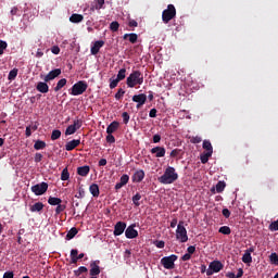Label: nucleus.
Masks as SVG:
<instances>
[{"label":"nucleus","instance_id":"nucleus-57","mask_svg":"<svg viewBox=\"0 0 278 278\" xmlns=\"http://www.w3.org/2000/svg\"><path fill=\"white\" fill-rule=\"evenodd\" d=\"M150 118H155L157 116V110L156 109H151L149 113Z\"/></svg>","mask_w":278,"mask_h":278},{"label":"nucleus","instance_id":"nucleus-9","mask_svg":"<svg viewBox=\"0 0 278 278\" xmlns=\"http://www.w3.org/2000/svg\"><path fill=\"white\" fill-rule=\"evenodd\" d=\"M81 125H84V121L79 118L75 119L74 123L66 128L65 136H73L77 129H81Z\"/></svg>","mask_w":278,"mask_h":278},{"label":"nucleus","instance_id":"nucleus-31","mask_svg":"<svg viewBox=\"0 0 278 278\" xmlns=\"http://www.w3.org/2000/svg\"><path fill=\"white\" fill-rule=\"evenodd\" d=\"M67 80L66 78H62L56 83V86L54 87V92H60L61 88H64V86H66Z\"/></svg>","mask_w":278,"mask_h":278},{"label":"nucleus","instance_id":"nucleus-48","mask_svg":"<svg viewBox=\"0 0 278 278\" xmlns=\"http://www.w3.org/2000/svg\"><path fill=\"white\" fill-rule=\"evenodd\" d=\"M119 181L125 186H127V184H129V175L127 174L122 175V177L119 178Z\"/></svg>","mask_w":278,"mask_h":278},{"label":"nucleus","instance_id":"nucleus-64","mask_svg":"<svg viewBox=\"0 0 278 278\" xmlns=\"http://www.w3.org/2000/svg\"><path fill=\"white\" fill-rule=\"evenodd\" d=\"M170 157H177V155H179V150L178 149H174L172 152H170Z\"/></svg>","mask_w":278,"mask_h":278},{"label":"nucleus","instance_id":"nucleus-50","mask_svg":"<svg viewBox=\"0 0 278 278\" xmlns=\"http://www.w3.org/2000/svg\"><path fill=\"white\" fill-rule=\"evenodd\" d=\"M202 141H203V139H202L201 137H199V136L192 137V138L190 139V142H191L192 144H199V143H201Z\"/></svg>","mask_w":278,"mask_h":278},{"label":"nucleus","instance_id":"nucleus-34","mask_svg":"<svg viewBox=\"0 0 278 278\" xmlns=\"http://www.w3.org/2000/svg\"><path fill=\"white\" fill-rule=\"evenodd\" d=\"M71 179V174L68 173V168H64L61 173V181H68Z\"/></svg>","mask_w":278,"mask_h":278},{"label":"nucleus","instance_id":"nucleus-7","mask_svg":"<svg viewBox=\"0 0 278 278\" xmlns=\"http://www.w3.org/2000/svg\"><path fill=\"white\" fill-rule=\"evenodd\" d=\"M225 268V265L220 261H213L208 265V269L206 270L207 277H212L214 273H220Z\"/></svg>","mask_w":278,"mask_h":278},{"label":"nucleus","instance_id":"nucleus-2","mask_svg":"<svg viewBox=\"0 0 278 278\" xmlns=\"http://www.w3.org/2000/svg\"><path fill=\"white\" fill-rule=\"evenodd\" d=\"M144 84V75L140 71H132L126 79V86L128 88H136Z\"/></svg>","mask_w":278,"mask_h":278},{"label":"nucleus","instance_id":"nucleus-56","mask_svg":"<svg viewBox=\"0 0 278 278\" xmlns=\"http://www.w3.org/2000/svg\"><path fill=\"white\" fill-rule=\"evenodd\" d=\"M11 16H21V14H18V8L14 7L11 9Z\"/></svg>","mask_w":278,"mask_h":278},{"label":"nucleus","instance_id":"nucleus-8","mask_svg":"<svg viewBox=\"0 0 278 278\" xmlns=\"http://www.w3.org/2000/svg\"><path fill=\"white\" fill-rule=\"evenodd\" d=\"M31 192L36 194V197H42L47 190H49V184L47 182H40L30 188Z\"/></svg>","mask_w":278,"mask_h":278},{"label":"nucleus","instance_id":"nucleus-47","mask_svg":"<svg viewBox=\"0 0 278 278\" xmlns=\"http://www.w3.org/2000/svg\"><path fill=\"white\" fill-rule=\"evenodd\" d=\"M121 27V24H118V22H112L111 24H110V29H111V31H118V28Z\"/></svg>","mask_w":278,"mask_h":278},{"label":"nucleus","instance_id":"nucleus-59","mask_svg":"<svg viewBox=\"0 0 278 278\" xmlns=\"http://www.w3.org/2000/svg\"><path fill=\"white\" fill-rule=\"evenodd\" d=\"M128 27H138V22L136 20H130L128 22Z\"/></svg>","mask_w":278,"mask_h":278},{"label":"nucleus","instance_id":"nucleus-12","mask_svg":"<svg viewBox=\"0 0 278 278\" xmlns=\"http://www.w3.org/2000/svg\"><path fill=\"white\" fill-rule=\"evenodd\" d=\"M136 224L128 226L125 230V236L128 240H134V238H138V230L135 229Z\"/></svg>","mask_w":278,"mask_h":278},{"label":"nucleus","instance_id":"nucleus-55","mask_svg":"<svg viewBox=\"0 0 278 278\" xmlns=\"http://www.w3.org/2000/svg\"><path fill=\"white\" fill-rule=\"evenodd\" d=\"M51 52H52L54 55H60V47L53 46V47L51 48Z\"/></svg>","mask_w":278,"mask_h":278},{"label":"nucleus","instance_id":"nucleus-53","mask_svg":"<svg viewBox=\"0 0 278 278\" xmlns=\"http://www.w3.org/2000/svg\"><path fill=\"white\" fill-rule=\"evenodd\" d=\"M106 142H109L110 144H114V142H116V138H114L112 134H108Z\"/></svg>","mask_w":278,"mask_h":278},{"label":"nucleus","instance_id":"nucleus-30","mask_svg":"<svg viewBox=\"0 0 278 278\" xmlns=\"http://www.w3.org/2000/svg\"><path fill=\"white\" fill-rule=\"evenodd\" d=\"M47 148V142L42 141V140H37L34 144V149L35 151H40L42 149Z\"/></svg>","mask_w":278,"mask_h":278},{"label":"nucleus","instance_id":"nucleus-62","mask_svg":"<svg viewBox=\"0 0 278 278\" xmlns=\"http://www.w3.org/2000/svg\"><path fill=\"white\" fill-rule=\"evenodd\" d=\"M189 255H193L194 251H197V248L194 245H190L188 249H187Z\"/></svg>","mask_w":278,"mask_h":278},{"label":"nucleus","instance_id":"nucleus-4","mask_svg":"<svg viewBox=\"0 0 278 278\" xmlns=\"http://www.w3.org/2000/svg\"><path fill=\"white\" fill-rule=\"evenodd\" d=\"M88 90V83L80 80L72 86L70 94L72 97H79V94H84Z\"/></svg>","mask_w":278,"mask_h":278},{"label":"nucleus","instance_id":"nucleus-61","mask_svg":"<svg viewBox=\"0 0 278 278\" xmlns=\"http://www.w3.org/2000/svg\"><path fill=\"white\" fill-rule=\"evenodd\" d=\"M166 245V243L164 241H156L155 247L157 249H164V247Z\"/></svg>","mask_w":278,"mask_h":278},{"label":"nucleus","instance_id":"nucleus-27","mask_svg":"<svg viewBox=\"0 0 278 278\" xmlns=\"http://www.w3.org/2000/svg\"><path fill=\"white\" fill-rule=\"evenodd\" d=\"M77 255H79V251L77 249L71 250V264H77V262H79Z\"/></svg>","mask_w":278,"mask_h":278},{"label":"nucleus","instance_id":"nucleus-54","mask_svg":"<svg viewBox=\"0 0 278 278\" xmlns=\"http://www.w3.org/2000/svg\"><path fill=\"white\" fill-rule=\"evenodd\" d=\"M222 214L225 218H229V216H231L229 208H223Z\"/></svg>","mask_w":278,"mask_h":278},{"label":"nucleus","instance_id":"nucleus-39","mask_svg":"<svg viewBox=\"0 0 278 278\" xmlns=\"http://www.w3.org/2000/svg\"><path fill=\"white\" fill-rule=\"evenodd\" d=\"M65 210H66V204H62V203L58 204L55 207V216H60V214Z\"/></svg>","mask_w":278,"mask_h":278},{"label":"nucleus","instance_id":"nucleus-41","mask_svg":"<svg viewBox=\"0 0 278 278\" xmlns=\"http://www.w3.org/2000/svg\"><path fill=\"white\" fill-rule=\"evenodd\" d=\"M62 136V131H60L59 129H54L51 134V140H60Z\"/></svg>","mask_w":278,"mask_h":278},{"label":"nucleus","instance_id":"nucleus-24","mask_svg":"<svg viewBox=\"0 0 278 278\" xmlns=\"http://www.w3.org/2000/svg\"><path fill=\"white\" fill-rule=\"evenodd\" d=\"M89 192L92 194V197L98 198L99 194H101V191L99 190V185L91 184L89 187Z\"/></svg>","mask_w":278,"mask_h":278},{"label":"nucleus","instance_id":"nucleus-13","mask_svg":"<svg viewBox=\"0 0 278 278\" xmlns=\"http://www.w3.org/2000/svg\"><path fill=\"white\" fill-rule=\"evenodd\" d=\"M125 229H127V224L125 222H117L114 226V236H123L125 233Z\"/></svg>","mask_w":278,"mask_h":278},{"label":"nucleus","instance_id":"nucleus-42","mask_svg":"<svg viewBox=\"0 0 278 278\" xmlns=\"http://www.w3.org/2000/svg\"><path fill=\"white\" fill-rule=\"evenodd\" d=\"M219 233H223L224 236H229L231 233V228H229V226H222L219 228Z\"/></svg>","mask_w":278,"mask_h":278},{"label":"nucleus","instance_id":"nucleus-33","mask_svg":"<svg viewBox=\"0 0 278 278\" xmlns=\"http://www.w3.org/2000/svg\"><path fill=\"white\" fill-rule=\"evenodd\" d=\"M77 233H79V230L76 227L71 228L66 235V240H73Z\"/></svg>","mask_w":278,"mask_h":278},{"label":"nucleus","instance_id":"nucleus-35","mask_svg":"<svg viewBox=\"0 0 278 278\" xmlns=\"http://www.w3.org/2000/svg\"><path fill=\"white\" fill-rule=\"evenodd\" d=\"M140 199H142V195L140 193H136L132 197V203H134L135 207H140Z\"/></svg>","mask_w":278,"mask_h":278},{"label":"nucleus","instance_id":"nucleus-18","mask_svg":"<svg viewBox=\"0 0 278 278\" xmlns=\"http://www.w3.org/2000/svg\"><path fill=\"white\" fill-rule=\"evenodd\" d=\"M81 144V140L79 139H73L72 141H68L65 144V149L67 151H73L74 149H77V147H79Z\"/></svg>","mask_w":278,"mask_h":278},{"label":"nucleus","instance_id":"nucleus-52","mask_svg":"<svg viewBox=\"0 0 278 278\" xmlns=\"http://www.w3.org/2000/svg\"><path fill=\"white\" fill-rule=\"evenodd\" d=\"M269 231H278V220H275L269 225Z\"/></svg>","mask_w":278,"mask_h":278},{"label":"nucleus","instance_id":"nucleus-28","mask_svg":"<svg viewBox=\"0 0 278 278\" xmlns=\"http://www.w3.org/2000/svg\"><path fill=\"white\" fill-rule=\"evenodd\" d=\"M45 204L42 202H36L30 206V212H42Z\"/></svg>","mask_w":278,"mask_h":278},{"label":"nucleus","instance_id":"nucleus-21","mask_svg":"<svg viewBox=\"0 0 278 278\" xmlns=\"http://www.w3.org/2000/svg\"><path fill=\"white\" fill-rule=\"evenodd\" d=\"M90 173V166L84 165L77 168V175L80 177H88V174Z\"/></svg>","mask_w":278,"mask_h":278},{"label":"nucleus","instance_id":"nucleus-36","mask_svg":"<svg viewBox=\"0 0 278 278\" xmlns=\"http://www.w3.org/2000/svg\"><path fill=\"white\" fill-rule=\"evenodd\" d=\"M17 75H18L17 68H13L12 71H10L9 76H8L9 81H14V79H16Z\"/></svg>","mask_w":278,"mask_h":278},{"label":"nucleus","instance_id":"nucleus-23","mask_svg":"<svg viewBox=\"0 0 278 278\" xmlns=\"http://www.w3.org/2000/svg\"><path fill=\"white\" fill-rule=\"evenodd\" d=\"M127 38L131 45H136V42H138V35L136 33L125 34L123 36L124 40H127Z\"/></svg>","mask_w":278,"mask_h":278},{"label":"nucleus","instance_id":"nucleus-25","mask_svg":"<svg viewBox=\"0 0 278 278\" xmlns=\"http://www.w3.org/2000/svg\"><path fill=\"white\" fill-rule=\"evenodd\" d=\"M202 149H205V153H214V148L212 147V142L210 140H204L202 143Z\"/></svg>","mask_w":278,"mask_h":278},{"label":"nucleus","instance_id":"nucleus-45","mask_svg":"<svg viewBox=\"0 0 278 278\" xmlns=\"http://www.w3.org/2000/svg\"><path fill=\"white\" fill-rule=\"evenodd\" d=\"M125 97V90L123 88H119L118 91L115 93L116 101H121Z\"/></svg>","mask_w":278,"mask_h":278},{"label":"nucleus","instance_id":"nucleus-40","mask_svg":"<svg viewBox=\"0 0 278 278\" xmlns=\"http://www.w3.org/2000/svg\"><path fill=\"white\" fill-rule=\"evenodd\" d=\"M212 154H210V152H204L203 154L200 155V160L203 164H207V162H210V156Z\"/></svg>","mask_w":278,"mask_h":278},{"label":"nucleus","instance_id":"nucleus-20","mask_svg":"<svg viewBox=\"0 0 278 278\" xmlns=\"http://www.w3.org/2000/svg\"><path fill=\"white\" fill-rule=\"evenodd\" d=\"M142 179H144V170L139 169L137 170L134 175H132V181L135 184H140V181H142Z\"/></svg>","mask_w":278,"mask_h":278},{"label":"nucleus","instance_id":"nucleus-15","mask_svg":"<svg viewBox=\"0 0 278 278\" xmlns=\"http://www.w3.org/2000/svg\"><path fill=\"white\" fill-rule=\"evenodd\" d=\"M150 153L155 155V157H164L166 155V149L164 147H154L150 150Z\"/></svg>","mask_w":278,"mask_h":278},{"label":"nucleus","instance_id":"nucleus-26","mask_svg":"<svg viewBox=\"0 0 278 278\" xmlns=\"http://www.w3.org/2000/svg\"><path fill=\"white\" fill-rule=\"evenodd\" d=\"M118 127H119V124H118V122H116V121H114V122H112L109 126H108V128H106V134H114V131H116V129H118Z\"/></svg>","mask_w":278,"mask_h":278},{"label":"nucleus","instance_id":"nucleus-10","mask_svg":"<svg viewBox=\"0 0 278 278\" xmlns=\"http://www.w3.org/2000/svg\"><path fill=\"white\" fill-rule=\"evenodd\" d=\"M100 264H101V261H99V260L92 261L90 263L89 275L91 277H98V275H101V267L99 266Z\"/></svg>","mask_w":278,"mask_h":278},{"label":"nucleus","instance_id":"nucleus-1","mask_svg":"<svg viewBox=\"0 0 278 278\" xmlns=\"http://www.w3.org/2000/svg\"><path fill=\"white\" fill-rule=\"evenodd\" d=\"M179 179V174L175 170V167L168 166L164 174L159 177L160 184H163L164 186H168L170 184H175Z\"/></svg>","mask_w":278,"mask_h":278},{"label":"nucleus","instance_id":"nucleus-43","mask_svg":"<svg viewBox=\"0 0 278 278\" xmlns=\"http://www.w3.org/2000/svg\"><path fill=\"white\" fill-rule=\"evenodd\" d=\"M88 270V267L86 266H80L78 269L74 270V275L76 277H79L83 273H86Z\"/></svg>","mask_w":278,"mask_h":278},{"label":"nucleus","instance_id":"nucleus-37","mask_svg":"<svg viewBox=\"0 0 278 278\" xmlns=\"http://www.w3.org/2000/svg\"><path fill=\"white\" fill-rule=\"evenodd\" d=\"M226 184H225V181H218L217 184H216V192H218L219 194H220V192H224L225 191V188H226Z\"/></svg>","mask_w":278,"mask_h":278},{"label":"nucleus","instance_id":"nucleus-16","mask_svg":"<svg viewBox=\"0 0 278 278\" xmlns=\"http://www.w3.org/2000/svg\"><path fill=\"white\" fill-rule=\"evenodd\" d=\"M104 45H105V41H103V40L96 41L90 50L91 55H97L99 53V51H101V47H103Z\"/></svg>","mask_w":278,"mask_h":278},{"label":"nucleus","instance_id":"nucleus-44","mask_svg":"<svg viewBox=\"0 0 278 278\" xmlns=\"http://www.w3.org/2000/svg\"><path fill=\"white\" fill-rule=\"evenodd\" d=\"M269 262L271 264H275V266H278V255H277V253L274 252L269 255Z\"/></svg>","mask_w":278,"mask_h":278},{"label":"nucleus","instance_id":"nucleus-11","mask_svg":"<svg viewBox=\"0 0 278 278\" xmlns=\"http://www.w3.org/2000/svg\"><path fill=\"white\" fill-rule=\"evenodd\" d=\"M62 75V70L61 68H55L50 71L43 78V81L49 83L53 81L56 77H60Z\"/></svg>","mask_w":278,"mask_h":278},{"label":"nucleus","instance_id":"nucleus-58","mask_svg":"<svg viewBox=\"0 0 278 278\" xmlns=\"http://www.w3.org/2000/svg\"><path fill=\"white\" fill-rule=\"evenodd\" d=\"M2 278H14V271H5Z\"/></svg>","mask_w":278,"mask_h":278},{"label":"nucleus","instance_id":"nucleus-60","mask_svg":"<svg viewBox=\"0 0 278 278\" xmlns=\"http://www.w3.org/2000/svg\"><path fill=\"white\" fill-rule=\"evenodd\" d=\"M35 162L36 163L42 162V154L41 153H36L35 154Z\"/></svg>","mask_w":278,"mask_h":278},{"label":"nucleus","instance_id":"nucleus-14","mask_svg":"<svg viewBox=\"0 0 278 278\" xmlns=\"http://www.w3.org/2000/svg\"><path fill=\"white\" fill-rule=\"evenodd\" d=\"M255 251V248L251 247L248 250L244 251V254L242 256L243 264H251L253 262V256L251 254Z\"/></svg>","mask_w":278,"mask_h":278},{"label":"nucleus","instance_id":"nucleus-19","mask_svg":"<svg viewBox=\"0 0 278 278\" xmlns=\"http://www.w3.org/2000/svg\"><path fill=\"white\" fill-rule=\"evenodd\" d=\"M47 84V81L37 83L36 90H38V92H41L42 94H47V92H49V85Z\"/></svg>","mask_w":278,"mask_h":278},{"label":"nucleus","instance_id":"nucleus-63","mask_svg":"<svg viewBox=\"0 0 278 278\" xmlns=\"http://www.w3.org/2000/svg\"><path fill=\"white\" fill-rule=\"evenodd\" d=\"M162 140V136H160V135H154L153 136V142H154V144H157V142H160Z\"/></svg>","mask_w":278,"mask_h":278},{"label":"nucleus","instance_id":"nucleus-32","mask_svg":"<svg viewBox=\"0 0 278 278\" xmlns=\"http://www.w3.org/2000/svg\"><path fill=\"white\" fill-rule=\"evenodd\" d=\"M48 203H49V205L58 206V205H60V203H62V199L55 198V197H49Z\"/></svg>","mask_w":278,"mask_h":278},{"label":"nucleus","instance_id":"nucleus-46","mask_svg":"<svg viewBox=\"0 0 278 278\" xmlns=\"http://www.w3.org/2000/svg\"><path fill=\"white\" fill-rule=\"evenodd\" d=\"M119 81L121 80L118 78H115V79L110 78V89L114 90V88H116V86H118Z\"/></svg>","mask_w":278,"mask_h":278},{"label":"nucleus","instance_id":"nucleus-6","mask_svg":"<svg viewBox=\"0 0 278 278\" xmlns=\"http://www.w3.org/2000/svg\"><path fill=\"white\" fill-rule=\"evenodd\" d=\"M175 262H177V255L172 254L161 260V264L166 270H173L175 268Z\"/></svg>","mask_w":278,"mask_h":278},{"label":"nucleus","instance_id":"nucleus-29","mask_svg":"<svg viewBox=\"0 0 278 278\" xmlns=\"http://www.w3.org/2000/svg\"><path fill=\"white\" fill-rule=\"evenodd\" d=\"M81 21H84V15L81 14L74 13L70 17L71 23H81Z\"/></svg>","mask_w":278,"mask_h":278},{"label":"nucleus","instance_id":"nucleus-22","mask_svg":"<svg viewBox=\"0 0 278 278\" xmlns=\"http://www.w3.org/2000/svg\"><path fill=\"white\" fill-rule=\"evenodd\" d=\"M132 101H134L135 103L144 104V103H147V94H144V93L135 94V96L132 97Z\"/></svg>","mask_w":278,"mask_h":278},{"label":"nucleus","instance_id":"nucleus-49","mask_svg":"<svg viewBox=\"0 0 278 278\" xmlns=\"http://www.w3.org/2000/svg\"><path fill=\"white\" fill-rule=\"evenodd\" d=\"M8 49V42L4 40H0V55Z\"/></svg>","mask_w":278,"mask_h":278},{"label":"nucleus","instance_id":"nucleus-38","mask_svg":"<svg viewBox=\"0 0 278 278\" xmlns=\"http://www.w3.org/2000/svg\"><path fill=\"white\" fill-rule=\"evenodd\" d=\"M126 73H127V68L124 67L119 70L117 73L116 79H118L119 81H123V79H125V77L127 76Z\"/></svg>","mask_w":278,"mask_h":278},{"label":"nucleus","instance_id":"nucleus-17","mask_svg":"<svg viewBox=\"0 0 278 278\" xmlns=\"http://www.w3.org/2000/svg\"><path fill=\"white\" fill-rule=\"evenodd\" d=\"M103 5H105V0H94L91 3L90 11L96 12V10H103Z\"/></svg>","mask_w":278,"mask_h":278},{"label":"nucleus","instance_id":"nucleus-51","mask_svg":"<svg viewBox=\"0 0 278 278\" xmlns=\"http://www.w3.org/2000/svg\"><path fill=\"white\" fill-rule=\"evenodd\" d=\"M122 118H123L124 125H127V124L129 123V118H130L129 113L124 112V113L122 114Z\"/></svg>","mask_w":278,"mask_h":278},{"label":"nucleus","instance_id":"nucleus-5","mask_svg":"<svg viewBox=\"0 0 278 278\" xmlns=\"http://www.w3.org/2000/svg\"><path fill=\"white\" fill-rule=\"evenodd\" d=\"M176 238L179 240V242H182V243L188 240V230H186V227L184 226L182 220H180L177 225Z\"/></svg>","mask_w":278,"mask_h":278},{"label":"nucleus","instance_id":"nucleus-3","mask_svg":"<svg viewBox=\"0 0 278 278\" xmlns=\"http://www.w3.org/2000/svg\"><path fill=\"white\" fill-rule=\"evenodd\" d=\"M175 16H177V9H175L174 4H168L167 9L162 12V21L165 25H168Z\"/></svg>","mask_w":278,"mask_h":278}]
</instances>
